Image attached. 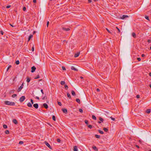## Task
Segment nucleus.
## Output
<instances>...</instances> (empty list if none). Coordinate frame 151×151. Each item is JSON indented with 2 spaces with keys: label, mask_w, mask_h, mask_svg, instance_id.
Wrapping results in <instances>:
<instances>
[{
  "label": "nucleus",
  "mask_w": 151,
  "mask_h": 151,
  "mask_svg": "<svg viewBox=\"0 0 151 151\" xmlns=\"http://www.w3.org/2000/svg\"><path fill=\"white\" fill-rule=\"evenodd\" d=\"M4 103L5 104L10 106H14L15 105V103L14 102H10L8 101H5Z\"/></svg>",
  "instance_id": "1"
},
{
  "label": "nucleus",
  "mask_w": 151,
  "mask_h": 151,
  "mask_svg": "<svg viewBox=\"0 0 151 151\" xmlns=\"http://www.w3.org/2000/svg\"><path fill=\"white\" fill-rule=\"evenodd\" d=\"M25 99V97L24 96H22L19 99V101L20 102H22Z\"/></svg>",
  "instance_id": "2"
},
{
  "label": "nucleus",
  "mask_w": 151,
  "mask_h": 151,
  "mask_svg": "<svg viewBox=\"0 0 151 151\" xmlns=\"http://www.w3.org/2000/svg\"><path fill=\"white\" fill-rule=\"evenodd\" d=\"M24 86V83H23L20 86L18 90V92H19L21 91V90L23 88Z\"/></svg>",
  "instance_id": "3"
},
{
  "label": "nucleus",
  "mask_w": 151,
  "mask_h": 151,
  "mask_svg": "<svg viewBox=\"0 0 151 151\" xmlns=\"http://www.w3.org/2000/svg\"><path fill=\"white\" fill-rule=\"evenodd\" d=\"M45 144V145L48 147L50 149H52V148H51V147L50 146V145L47 142L45 141L44 142Z\"/></svg>",
  "instance_id": "4"
},
{
  "label": "nucleus",
  "mask_w": 151,
  "mask_h": 151,
  "mask_svg": "<svg viewBox=\"0 0 151 151\" xmlns=\"http://www.w3.org/2000/svg\"><path fill=\"white\" fill-rule=\"evenodd\" d=\"M36 69V67L35 66H33L31 68V72L32 73H33L35 71Z\"/></svg>",
  "instance_id": "5"
},
{
  "label": "nucleus",
  "mask_w": 151,
  "mask_h": 151,
  "mask_svg": "<svg viewBox=\"0 0 151 151\" xmlns=\"http://www.w3.org/2000/svg\"><path fill=\"white\" fill-rule=\"evenodd\" d=\"M128 17V16L126 15H123L121 17V19H124Z\"/></svg>",
  "instance_id": "6"
},
{
  "label": "nucleus",
  "mask_w": 151,
  "mask_h": 151,
  "mask_svg": "<svg viewBox=\"0 0 151 151\" xmlns=\"http://www.w3.org/2000/svg\"><path fill=\"white\" fill-rule=\"evenodd\" d=\"M43 106L46 109H47L48 107L46 103L44 104H43Z\"/></svg>",
  "instance_id": "7"
},
{
  "label": "nucleus",
  "mask_w": 151,
  "mask_h": 151,
  "mask_svg": "<svg viewBox=\"0 0 151 151\" xmlns=\"http://www.w3.org/2000/svg\"><path fill=\"white\" fill-rule=\"evenodd\" d=\"M33 106L36 109H37L38 107V105L37 104H35L33 105Z\"/></svg>",
  "instance_id": "8"
},
{
  "label": "nucleus",
  "mask_w": 151,
  "mask_h": 151,
  "mask_svg": "<svg viewBox=\"0 0 151 151\" xmlns=\"http://www.w3.org/2000/svg\"><path fill=\"white\" fill-rule=\"evenodd\" d=\"M71 69L72 70H73L75 71H78V69L75 68L74 66H72Z\"/></svg>",
  "instance_id": "9"
},
{
  "label": "nucleus",
  "mask_w": 151,
  "mask_h": 151,
  "mask_svg": "<svg viewBox=\"0 0 151 151\" xmlns=\"http://www.w3.org/2000/svg\"><path fill=\"white\" fill-rule=\"evenodd\" d=\"M62 29L63 30H65L66 31H68L70 30V29L69 28H66L65 27H63Z\"/></svg>",
  "instance_id": "10"
},
{
  "label": "nucleus",
  "mask_w": 151,
  "mask_h": 151,
  "mask_svg": "<svg viewBox=\"0 0 151 151\" xmlns=\"http://www.w3.org/2000/svg\"><path fill=\"white\" fill-rule=\"evenodd\" d=\"M92 148L95 151H98V149L95 146H93Z\"/></svg>",
  "instance_id": "11"
},
{
  "label": "nucleus",
  "mask_w": 151,
  "mask_h": 151,
  "mask_svg": "<svg viewBox=\"0 0 151 151\" xmlns=\"http://www.w3.org/2000/svg\"><path fill=\"white\" fill-rule=\"evenodd\" d=\"M27 83H29L30 81V78L28 76H27Z\"/></svg>",
  "instance_id": "12"
},
{
  "label": "nucleus",
  "mask_w": 151,
  "mask_h": 151,
  "mask_svg": "<svg viewBox=\"0 0 151 151\" xmlns=\"http://www.w3.org/2000/svg\"><path fill=\"white\" fill-rule=\"evenodd\" d=\"M13 122L15 124H17V120L15 119H13Z\"/></svg>",
  "instance_id": "13"
},
{
  "label": "nucleus",
  "mask_w": 151,
  "mask_h": 151,
  "mask_svg": "<svg viewBox=\"0 0 151 151\" xmlns=\"http://www.w3.org/2000/svg\"><path fill=\"white\" fill-rule=\"evenodd\" d=\"M74 151H78L77 147L76 146H74L73 147Z\"/></svg>",
  "instance_id": "14"
},
{
  "label": "nucleus",
  "mask_w": 151,
  "mask_h": 151,
  "mask_svg": "<svg viewBox=\"0 0 151 151\" xmlns=\"http://www.w3.org/2000/svg\"><path fill=\"white\" fill-rule=\"evenodd\" d=\"M63 113L66 114L67 113V110L66 109H63Z\"/></svg>",
  "instance_id": "15"
},
{
  "label": "nucleus",
  "mask_w": 151,
  "mask_h": 151,
  "mask_svg": "<svg viewBox=\"0 0 151 151\" xmlns=\"http://www.w3.org/2000/svg\"><path fill=\"white\" fill-rule=\"evenodd\" d=\"M27 106L29 107H32V104L30 102H29L27 104Z\"/></svg>",
  "instance_id": "16"
},
{
  "label": "nucleus",
  "mask_w": 151,
  "mask_h": 151,
  "mask_svg": "<svg viewBox=\"0 0 151 151\" xmlns=\"http://www.w3.org/2000/svg\"><path fill=\"white\" fill-rule=\"evenodd\" d=\"M33 35H30L28 38V42H29L30 39L32 37Z\"/></svg>",
  "instance_id": "17"
},
{
  "label": "nucleus",
  "mask_w": 151,
  "mask_h": 151,
  "mask_svg": "<svg viewBox=\"0 0 151 151\" xmlns=\"http://www.w3.org/2000/svg\"><path fill=\"white\" fill-rule=\"evenodd\" d=\"M71 94L73 96H75L76 95L75 93L73 91H72Z\"/></svg>",
  "instance_id": "18"
},
{
  "label": "nucleus",
  "mask_w": 151,
  "mask_h": 151,
  "mask_svg": "<svg viewBox=\"0 0 151 151\" xmlns=\"http://www.w3.org/2000/svg\"><path fill=\"white\" fill-rule=\"evenodd\" d=\"M79 53H77L75 55V57L76 58L78 57L79 55Z\"/></svg>",
  "instance_id": "19"
},
{
  "label": "nucleus",
  "mask_w": 151,
  "mask_h": 151,
  "mask_svg": "<svg viewBox=\"0 0 151 151\" xmlns=\"http://www.w3.org/2000/svg\"><path fill=\"white\" fill-rule=\"evenodd\" d=\"M132 36L134 37L135 38L136 37V34L134 32H133L132 33Z\"/></svg>",
  "instance_id": "20"
},
{
  "label": "nucleus",
  "mask_w": 151,
  "mask_h": 151,
  "mask_svg": "<svg viewBox=\"0 0 151 151\" xmlns=\"http://www.w3.org/2000/svg\"><path fill=\"white\" fill-rule=\"evenodd\" d=\"M150 112V109H147L146 111V112L147 113L149 114Z\"/></svg>",
  "instance_id": "21"
},
{
  "label": "nucleus",
  "mask_w": 151,
  "mask_h": 151,
  "mask_svg": "<svg viewBox=\"0 0 151 151\" xmlns=\"http://www.w3.org/2000/svg\"><path fill=\"white\" fill-rule=\"evenodd\" d=\"M103 130L105 132H107L108 131V129L107 128H105V127L104 128Z\"/></svg>",
  "instance_id": "22"
},
{
  "label": "nucleus",
  "mask_w": 151,
  "mask_h": 151,
  "mask_svg": "<svg viewBox=\"0 0 151 151\" xmlns=\"http://www.w3.org/2000/svg\"><path fill=\"white\" fill-rule=\"evenodd\" d=\"M67 95L69 99H70L71 98V96L69 93H67Z\"/></svg>",
  "instance_id": "23"
},
{
  "label": "nucleus",
  "mask_w": 151,
  "mask_h": 151,
  "mask_svg": "<svg viewBox=\"0 0 151 151\" xmlns=\"http://www.w3.org/2000/svg\"><path fill=\"white\" fill-rule=\"evenodd\" d=\"M145 18L147 19V20L149 21H150V20L149 19V17L148 16H145Z\"/></svg>",
  "instance_id": "24"
},
{
  "label": "nucleus",
  "mask_w": 151,
  "mask_h": 151,
  "mask_svg": "<svg viewBox=\"0 0 151 151\" xmlns=\"http://www.w3.org/2000/svg\"><path fill=\"white\" fill-rule=\"evenodd\" d=\"M76 101L79 104H80V100L79 99H76Z\"/></svg>",
  "instance_id": "25"
},
{
  "label": "nucleus",
  "mask_w": 151,
  "mask_h": 151,
  "mask_svg": "<svg viewBox=\"0 0 151 151\" xmlns=\"http://www.w3.org/2000/svg\"><path fill=\"white\" fill-rule=\"evenodd\" d=\"M52 119L54 121H56V118H55V116L54 115H53L52 116Z\"/></svg>",
  "instance_id": "26"
},
{
  "label": "nucleus",
  "mask_w": 151,
  "mask_h": 151,
  "mask_svg": "<svg viewBox=\"0 0 151 151\" xmlns=\"http://www.w3.org/2000/svg\"><path fill=\"white\" fill-rule=\"evenodd\" d=\"M98 132H99L101 134H104V132L103 131H101V130H98Z\"/></svg>",
  "instance_id": "27"
},
{
  "label": "nucleus",
  "mask_w": 151,
  "mask_h": 151,
  "mask_svg": "<svg viewBox=\"0 0 151 151\" xmlns=\"http://www.w3.org/2000/svg\"><path fill=\"white\" fill-rule=\"evenodd\" d=\"M92 118L93 119L96 120V117L94 115H92Z\"/></svg>",
  "instance_id": "28"
},
{
  "label": "nucleus",
  "mask_w": 151,
  "mask_h": 151,
  "mask_svg": "<svg viewBox=\"0 0 151 151\" xmlns=\"http://www.w3.org/2000/svg\"><path fill=\"white\" fill-rule=\"evenodd\" d=\"M60 83L62 85H63L65 84V82L64 81H61L60 82Z\"/></svg>",
  "instance_id": "29"
},
{
  "label": "nucleus",
  "mask_w": 151,
  "mask_h": 151,
  "mask_svg": "<svg viewBox=\"0 0 151 151\" xmlns=\"http://www.w3.org/2000/svg\"><path fill=\"white\" fill-rule=\"evenodd\" d=\"M106 30L107 31V32L111 34L112 32L110 30H109L107 28H106Z\"/></svg>",
  "instance_id": "30"
},
{
  "label": "nucleus",
  "mask_w": 151,
  "mask_h": 151,
  "mask_svg": "<svg viewBox=\"0 0 151 151\" xmlns=\"http://www.w3.org/2000/svg\"><path fill=\"white\" fill-rule=\"evenodd\" d=\"M3 127L4 129H6L7 127V126L6 124H4Z\"/></svg>",
  "instance_id": "31"
},
{
  "label": "nucleus",
  "mask_w": 151,
  "mask_h": 151,
  "mask_svg": "<svg viewBox=\"0 0 151 151\" xmlns=\"http://www.w3.org/2000/svg\"><path fill=\"white\" fill-rule=\"evenodd\" d=\"M99 120L101 122H103V121H104V119L103 118H102L101 117H100L99 118Z\"/></svg>",
  "instance_id": "32"
},
{
  "label": "nucleus",
  "mask_w": 151,
  "mask_h": 151,
  "mask_svg": "<svg viewBox=\"0 0 151 151\" xmlns=\"http://www.w3.org/2000/svg\"><path fill=\"white\" fill-rule=\"evenodd\" d=\"M95 136L96 138H100V136L99 135L96 134L95 135Z\"/></svg>",
  "instance_id": "33"
},
{
  "label": "nucleus",
  "mask_w": 151,
  "mask_h": 151,
  "mask_svg": "<svg viewBox=\"0 0 151 151\" xmlns=\"http://www.w3.org/2000/svg\"><path fill=\"white\" fill-rule=\"evenodd\" d=\"M9 131L8 130H6L5 131V133L6 134H8L9 133Z\"/></svg>",
  "instance_id": "34"
},
{
  "label": "nucleus",
  "mask_w": 151,
  "mask_h": 151,
  "mask_svg": "<svg viewBox=\"0 0 151 151\" xmlns=\"http://www.w3.org/2000/svg\"><path fill=\"white\" fill-rule=\"evenodd\" d=\"M84 122L86 124H88V121L87 120H85Z\"/></svg>",
  "instance_id": "35"
},
{
  "label": "nucleus",
  "mask_w": 151,
  "mask_h": 151,
  "mask_svg": "<svg viewBox=\"0 0 151 151\" xmlns=\"http://www.w3.org/2000/svg\"><path fill=\"white\" fill-rule=\"evenodd\" d=\"M16 63L17 65H18L19 63V60H18L16 61Z\"/></svg>",
  "instance_id": "36"
},
{
  "label": "nucleus",
  "mask_w": 151,
  "mask_h": 151,
  "mask_svg": "<svg viewBox=\"0 0 151 151\" xmlns=\"http://www.w3.org/2000/svg\"><path fill=\"white\" fill-rule=\"evenodd\" d=\"M88 127L90 129H91L92 128V126L91 125H89L88 126Z\"/></svg>",
  "instance_id": "37"
},
{
  "label": "nucleus",
  "mask_w": 151,
  "mask_h": 151,
  "mask_svg": "<svg viewBox=\"0 0 151 151\" xmlns=\"http://www.w3.org/2000/svg\"><path fill=\"white\" fill-rule=\"evenodd\" d=\"M39 78H40V76L39 75H38L35 78V79H36Z\"/></svg>",
  "instance_id": "38"
},
{
  "label": "nucleus",
  "mask_w": 151,
  "mask_h": 151,
  "mask_svg": "<svg viewBox=\"0 0 151 151\" xmlns=\"http://www.w3.org/2000/svg\"><path fill=\"white\" fill-rule=\"evenodd\" d=\"M17 96V95L16 94H13L12 96V97H13V98H14L15 97H16V96Z\"/></svg>",
  "instance_id": "39"
},
{
  "label": "nucleus",
  "mask_w": 151,
  "mask_h": 151,
  "mask_svg": "<svg viewBox=\"0 0 151 151\" xmlns=\"http://www.w3.org/2000/svg\"><path fill=\"white\" fill-rule=\"evenodd\" d=\"M34 50H35V48H34V46L33 45L32 47V51H34Z\"/></svg>",
  "instance_id": "40"
},
{
  "label": "nucleus",
  "mask_w": 151,
  "mask_h": 151,
  "mask_svg": "<svg viewBox=\"0 0 151 151\" xmlns=\"http://www.w3.org/2000/svg\"><path fill=\"white\" fill-rule=\"evenodd\" d=\"M79 111L81 112V113H82L83 112V110L81 109H79Z\"/></svg>",
  "instance_id": "41"
},
{
  "label": "nucleus",
  "mask_w": 151,
  "mask_h": 151,
  "mask_svg": "<svg viewBox=\"0 0 151 151\" xmlns=\"http://www.w3.org/2000/svg\"><path fill=\"white\" fill-rule=\"evenodd\" d=\"M12 67V66L11 65H9V67H8L7 69V71H8V70L10 68Z\"/></svg>",
  "instance_id": "42"
},
{
  "label": "nucleus",
  "mask_w": 151,
  "mask_h": 151,
  "mask_svg": "<svg viewBox=\"0 0 151 151\" xmlns=\"http://www.w3.org/2000/svg\"><path fill=\"white\" fill-rule=\"evenodd\" d=\"M24 143V142L22 141H20L19 142V144H22Z\"/></svg>",
  "instance_id": "43"
},
{
  "label": "nucleus",
  "mask_w": 151,
  "mask_h": 151,
  "mask_svg": "<svg viewBox=\"0 0 151 151\" xmlns=\"http://www.w3.org/2000/svg\"><path fill=\"white\" fill-rule=\"evenodd\" d=\"M26 8L24 6L23 7V10L24 11H26Z\"/></svg>",
  "instance_id": "44"
},
{
  "label": "nucleus",
  "mask_w": 151,
  "mask_h": 151,
  "mask_svg": "<svg viewBox=\"0 0 151 151\" xmlns=\"http://www.w3.org/2000/svg\"><path fill=\"white\" fill-rule=\"evenodd\" d=\"M58 104L60 106H61L62 105L61 103L60 102H58Z\"/></svg>",
  "instance_id": "45"
},
{
  "label": "nucleus",
  "mask_w": 151,
  "mask_h": 151,
  "mask_svg": "<svg viewBox=\"0 0 151 151\" xmlns=\"http://www.w3.org/2000/svg\"><path fill=\"white\" fill-rule=\"evenodd\" d=\"M110 118L111 119V120L113 121H114L115 120V119L114 118H113L111 116L110 117Z\"/></svg>",
  "instance_id": "46"
},
{
  "label": "nucleus",
  "mask_w": 151,
  "mask_h": 151,
  "mask_svg": "<svg viewBox=\"0 0 151 151\" xmlns=\"http://www.w3.org/2000/svg\"><path fill=\"white\" fill-rule=\"evenodd\" d=\"M14 90H13L10 91V93H14Z\"/></svg>",
  "instance_id": "47"
},
{
  "label": "nucleus",
  "mask_w": 151,
  "mask_h": 151,
  "mask_svg": "<svg viewBox=\"0 0 151 151\" xmlns=\"http://www.w3.org/2000/svg\"><path fill=\"white\" fill-rule=\"evenodd\" d=\"M65 88L66 89H68V86H67V85H65Z\"/></svg>",
  "instance_id": "48"
},
{
  "label": "nucleus",
  "mask_w": 151,
  "mask_h": 151,
  "mask_svg": "<svg viewBox=\"0 0 151 151\" xmlns=\"http://www.w3.org/2000/svg\"><path fill=\"white\" fill-rule=\"evenodd\" d=\"M116 28L118 30V32L119 33L120 32V30L118 28V27H116Z\"/></svg>",
  "instance_id": "49"
},
{
  "label": "nucleus",
  "mask_w": 151,
  "mask_h": 151,
  "mask_svg": "<svg viewBox=\"0 0 151 151\" xmlns=\"http://www.w3.org/2000/svg\"><path fill=\"white\" fill-rule=\"evenodd\" d=\"M57 141L58 142H60V139H57Z\"/></svg>",
  "instance_id": "50"
},
{
  "label": "nucleus",
  "mask_w": 151,
  "mask_h": 151,
  "mask_svg": "<svg viewBox=\"0 0 151 151\" xmlns=\"http://www.w3.org/2000/svg\"><path fill=\"white\" fill-rule=\"evenodd\" d=\"M62 68V69L63 70H66V69H65V67L64 66H63Z\"/></svg>",
  "instance_id": "51"
},
{
  "label": "nucleus",
  "mask_w": 151,
  "mask_h": 151,
  "mask_svg": "<svg viewBox=\"0 0 151 151\" xmlns=\"http://www.w3.org/2000/svg\"><path fill=\"white\" fill-rule=\"evenodd\" d=\"M137 60L139 61H140L141 60V59L140 58H137Z\"/></svg>",
  "instance_id": "52"
},
{
  "label": "nucleus",
  "mask_w": 151,
  "mask_h": 151,
  "mask_svg": "<svg viewBox=\"0 0 151 151\" xmlns=\"http://www.w3.org/2000/svg\"><path fill=\"white\" fill-rule=\"evenodd\" d=\"M147 42L149 43L151 42V40H148L147 41Z\"/></svg>",
  "instance_id": "53"
},
{
  "label": "nucleus",
  "mask_w": 151,
  "mask_h": 151,
  "mask_svg": "<svg viewBox=\"0 0 151 151\" xmlns=\"http://www.w3.org/2000/svg\"><path fill=\"white\" fill-rule=\"evenodd\" d=\"M11 6L10 5H8L6 6L7 8H9Z\"/></svg>",
  "instance_id": "54"
},
{
  "label": "nucleus",
  "mask_w": 151,
  "mask_h": 151,
  "mask_svg": "<svg viewBox=\"0 0 151 151\" xmlns=\"http://www.w3.org/2000/svg\"><path fill=\"white\" fill-rule=\"evenodd\" d=\"M140 97V96L139 95H137L136 96V97L137 98H139Z\"/></svg>",
  "instance_id": "55"
},
{
  "label": "nucleus",
  "mask_w": 151,
  "mask_h": 151,
  "mask_svg": "<svg viewBox=\"0 0 151 151\" xmlns=\"http://www.w3.org/2000/svg\"><path fill=\"white\" fill-rule=\"evenodd\" d=\"M1 33L2 35H3L4 34V32L2 31H1Z\"/></svg>",
  "instance_id": "56"
},
{
  "label": "nucleus",
  "mask_w": 151,
  "mask_h": 151,
  "mask_svg": "<svg viewBox=\"0 0 151 151\" xmlns=\"http://www.w3.org/2000/svg\"><path fill=\"white\" fill-rule=\"evenodd\" d=\"M31 102L32 103V104H33V100L32 99H31Z\"/></svg>",
  "instance_id": "57"
},
{
  "label": "nucleus",
  "mask_w": 151,
  "mask_h": 151,
  "mask_svg": "<svg viewBox=\"0 0 151 151\" xmlns=\"http://www.w3.org/2000/svg\"><path fill=\"white\" fill-rule=\"evenodd\" d=\"M41 91L42 92V94H44V93L43 92V90L42 89H41Z\"/></svg>",
  "instance_id": "58"
},
{
  "label": "nucleus",
  "mask_w": 151,
  "mask_h": 151,
  "mask_svg": "<svg viewBox=\"0 0 151 151\" xmlns=\"http://www.w3.org/2000/svg\"><path fill=\"white\" fill-rule=\"evenodd\" d=\"M88 1L89 3H91L92 1L91 0H88Z\"/></svg>",
  "instance_id": "59"
},
{
  "label": "nucleus",
  "mask_w": 151,
  "mask_h": 151,
  "mask_svg": "<svg viewBox=\"0 0 151 151\" xmlns=\"http://www.w3.org/2000/svg\"><path fill=\"white\" fill-rule=\"evenodd\" d=\"M33 2L34 3H35L36 2V0H33Z\"/></svg>",
  "instance_id": "60"
},
{
  "label": "nucleus",
  "mask_w": 151,
  "mask_h": 151,
  "mask_svg": "<svg viewBox=\"0 0 151 151\" xmlns=\"http://www.w3.org/2000/svg\"><path fill=\"white\" fill-rule=\"evenodd\" d=\"M49 24V22L48 21L47 22V27L48 26Z\"/></svg>",
  "instance_id": "61"
},
{
  "label": "nucleus",
  "mask_w": 151,
  "mask_h": 151,
  "mask_svg": "<svg viewBox=\"0 0 151 151\" xmlns=\"http://www.w3.org/2000/svg\"><path fill=\"white\" fill-rule=\"evenodd\" d=\"M145 55H144V54H142V57H145Z\"/></svg>",
  "instance_id": "62"
},
{
  "label": "nucleus",
  "mask_w": 151,
  "mask_h": 151,
  "mask_svg": "<svg viewBox=\"0 0 151 151\" xmlns=\"http://www.w3.org/2000/svg\"><path fill=\"white\" fill-rule=\"evenodd\" d=\"M96 91H100V90H99V88H97L96 89Z\"/></svg>",
  "instance_id": "63"
},
{
  "label": "nucleus",
  "mask_w": 151,
  "mask_h": 151,
  "mask_svg": "<svg viewBox=\"0 0 151 151\" xmlns=\"http://www.w3.org/2000/svg\"><path fill=\"white\" fill-rule=\"evenodd\" d=\"M149 75L151 77V73H149Z\"/></svg>",
  "instance_id": "64"
}]
</instances>
